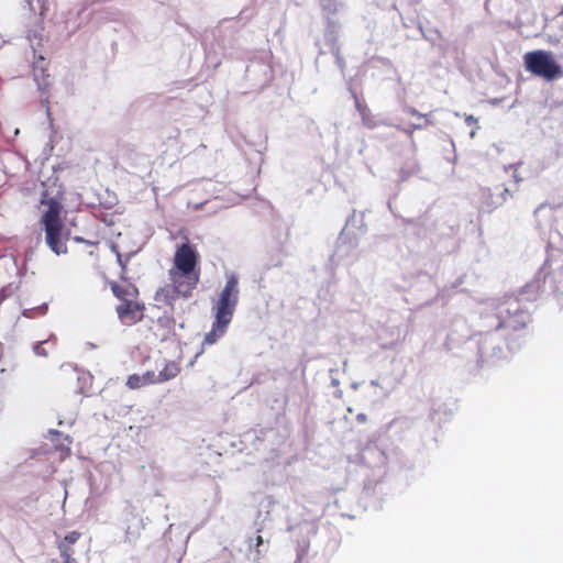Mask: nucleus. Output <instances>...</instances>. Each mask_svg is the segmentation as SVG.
<instances>
[{
    "label": "nucleus",
    "mask_w": 563,
    "mask_h": 563,
    "mask_svg": "<svg viewBox=\"0 0 563 563\" xmlns=\"http://www.w3.org/2000/svg\"><path fill=\"white\" fill-rule=\"evenodd\" d=\"M57 548L63 558V563H75V560L73 559L74 551L71 549V545H67V543L57 544Z\"/></svg>",
    "instance_id": "nucleus-10"
},
{
    "label": "nucleus",
    "mask_w": 563,
    "mask_h": 563,
    "mask_svg": "<svg viewBox=\"0 0 563 563\" xmlns=\"http://www.w3.org/2000/svg\"><path fill=\"white\" fill-rule=\"evenodd\" d=\"M180 371L181 366L179 362L164 360L162 369L158 372L157 377L159 378L161 384H163L177 377Z\"/></svg>",
    "instance_id": "nucleus-7"
},
{
    "label": "nucleus",
    "mask_w": 563,
    "mask_h": 563,
    "mask_svg": "<svg viewBox=\"0 0 563 563\" xmlns=\"http://www.w3.org/2000/svg\"><path fill=\"white\" fill-rule=\"evenodd\" d=\"M117 261H118V264L122 267V271L124 272L125 271V263L122 258V255L120 253H117Z\"/></svg>",
    "instance_id": "nucleus-15"
},
{
    "label": "nucleus",
    "mask_w": 563,
    "mask_h": 563,
    "mask_svg": "<svg viewBox=\"0 0 563 563\" xmlns=\"http://www.w3.org/2000/svg\"><path fill=\"white\" fill-rule=\"evenodd\" d=\"M144 310V303L137 301L136 298L120 302L115 308L118 318L125 325H133L142 321Z\"/></svg>",
    "instance_id": "nucleus-5"
},
{
    "label": "nucleus",
    "mask_w": 563,
    "mask_h": 563,
    "mask_svg": "<svg viewBox=\"0 0 563 563\" xmlns=\"http://www.w3.org/2000/svg\"><path fill=\"white\" fill-rule=\"evenodd\" d=\"M80 536H81V534H80L79 532H77V531H71V532H69L68 534H66V536L64 537V539H63V540H60L57 544H65V543H67V545H71V547H73V545L78 541V539L80 538Z\"/></svg>",
    "instance_id": "nucleus-11"
},
{
    "label": "nucleus",
    "mask_w": 563,
    "mask_h": 563,
    "mask_svg": "<svg viewBox=\"0 0 563 563\" xmlns=\"http://www.w3.org/2000/svg\"><path fill=\"white\" fill-rule=\"evenodd\" d=\"M357 108L360 109V111L362 112V114H364V112H365V110H366V109H365V108H364V109H361V104H358V103H357Z\"/></svg>",
    "instance_id": "nucleus-18"
},
{
    "label": "nucleus",
    "mask_w": 563,
    "mask_h": 563,
    "mask_svg": "<svg viewBox=\"0 0 563 563\" xmlns=\"http://www.w3.org/2000/svg\"><path fill=\"white\" fill-rule=\"evenodd\" d=\"M523 62L528 71L548 81L562 76V68L550 52L542 49L528 52L523 56Z\"/></svg>",
    "instance_id": "nucleus-4"
},
{
    "label": "nucleus",
    "mask_w": 563,
    "mask_h": 563,
    "mask_svg": "<svg viewBox=\"0 0 563 563\" xmlns=\"http://www.w3.org/2000/svg\"><path fill=\"white\" fill-rule=\"evenodd\" d=\"M41 205L47 207L40 220L45 233L46 245L56 255L66 254L70 231L66 228L62 218L64 212L62 201L57 197H49L48 191L45 190L42 194Z\"/></svg>",
    "instance_id": "nucleus-2"
},
{
    "label": "nucleus",
    "mask_w": 563,
    "mask_h": 563,
    "mask_svg": "<svg viewBox=\"0 0 563 563\" xmlns=\"http://www.w3.org/2000/svg\"><path fill=\"white\" fill-rule=\"evenodd\" d=\"M197 247L188 241L177 245L173 265L168 269L169 284L155 294V301L174 309L175 301L188 299L200 282L201 269Z\"/></svg>",
    "instance_id": "nucleus-1"
},
{
    "label": "nucleus",
    "mask_w": 563,
    "mask_h": 563,
    "mask_svg": "<svg viewBox=\"0 0 563 563\" xmlns=\"http://www.w3.org/2000/svg\"><path fill=\"white\" fill-rule=\"evenodd\" d=\"M142 375L147 386L161 384L159 378L157 377V374L154 371H146Z\"/></svg>",
    "instance_id": "nucleus-12"
},
{
    "label": "nucleus",
    "mask_w": 563,
    "mask_h": 563,
    "mask_svg": "<svg viewBox=\"0 0 563 563\" xmlns=\"http://www.w3.org/2000/svg\"><path fill=\"white\" fill-rule=\"evenodd\" d=\"M508 196H510V192H509L508 188H504L503 191H501V199H503V201H506Z\"/></svg>",
    "instance_id": "nucleus-16"
},
{
    "label": "nucleus",
    "mask_w": 563,
    "mask_h": 563,
    "mask_svg": "<svg viewBox=\"0 0 563 563\" xmlns=\"http://www.w3.org/2000/svg\"><path fill=\"white\" fill-rule=\"evenodd\" d=\"M126 386L130 389H139V388H142V387L147 386V385H146V383L144 380L143 375L132 374L126 379Z\"/></svg>",
    "instance_id": "nucleus-9"
},
{
    "label": "nucleus",
    "mask_w": 563,
    "mask_h": 563,
    "mask_svg": "<svg viewBox=\"0 0 563 563\" xmlns=\"http://www.w3.org/2000/svg\"><path fill=\"white\" fill-rule=\"evenodd\" d=\"M47 341H42V342H38L37 344L34 345V353L37 355V356H47V351L45 350V347L43 346L44 343H46Z\"/></svg>",
    "instance_id": "nucleus-13"
},
{
    "label": "nucleus",
    "mask_w": 563,
    "mask_h": 563,
    "mask_svg": "<svg viewBox=\"0 0 563 563\" xmlns=\"http://www.w3.org/2000/svg\"><path fill=\"white\" fill-rule=\"evenodd\" d=\"M29 7V10L33 14H38L40 22H42L46 15L48 10V1L47 0H36V5L33 3V0H25Z\"/></svg>",
    "instance_id": "nucleus-8"
},
{
    "label": "nucleus",
    "mask_w": 563,
    "mask_h": 563,
    "mask_svg": "<svg viewBox=\"0 0 563 563\" xmlns=\"http://www.w3.org/2000/svg\"><path fill=\"white\" fill-rule=\"evenodd\" d=\"M109 285L113 295L120 300V302L137 298L139 290L132 284L122 286L119 285L117 282H110Z\"/></svg>",
    "instance_id": "nucleus-6"
},
{
    "label": "nucleus",
    "mask_w": 563,
    "mask_h": 563,
    "mask_svg": "<svg viewBox=\"0 0 563 563\" xmlns=\"http://www.w3.org/2000/svg\"><path fill=\"white\" fill-rule=\"evenodd\" d=\"M356 421L358 423H365V422H367V416L365 413L361 412V413L356 415Z\"/></svg>",
    "instance_id": "nucleus-14"
},
{
    "label": "nucleus",
    "mask_w": 563,
    "mask_h": 563,
    "mask_svg": "<svg viewBox=\"0 0 563 563\" xmlns=\"http://www.w3.org/2000/svg\"><path fill=\"white\" fill-rule=\"evenodd\" d=\"M466 121H467V122H473V121H474V119H473V117H468V118L466 119Z\"/></svg>",
    "instance_id": "nucleus-19"
},
{
    "label": "nucleus",
    "mask_w": 563,
    "mask_h": 563,
    "mask_svg": "<svg viewBox=\"0 0 563 563\" xmlns=\"http://www.w3.org/2000/svg\"><path fill=\"white\" fill-rule=\"evenodd\" d=\"M239 302V282L235 275L227 277L225 285L213 306V322L211 330L205 335L203 344H214L222 338L232 321Z\"/></svg>",
    "instance_id": "nucleus-3"
},
{
    "label": "nucleus",
    "mask_w": 563,
    "mask_h": 563,
    "mask_svg": "<svg viewBox=\"0 0 563 563\" xmlns=\"http://www.w3.org/2000/svg\"><path fill=\"white\" fill-rule=\"evenodd\" d=\"M256 541H257V545H260V544H261V543L263 542V539H262V537H261V536H257V539H256Z\"/></svg>",
    "instance_id": "nucleus-17"
}]
</instances>
